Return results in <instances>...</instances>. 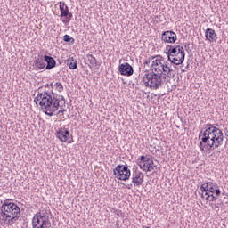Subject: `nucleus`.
Here are the masks:
<instances>
[{"mask_svg":"<svg viewBox=\"0 0 228 228\" xmlns=\"http://www.w3.org/2000/svg\"><path fill=\"white\" fill-rule=\"evenodd\" d=\"M55 90L57 92H63L64 88H63V85H61L60 82H56L54 85H53Z\"/></svg>","mask_w":228,"mask_h":228,"instance_id":"5701e85b","label":"nucleus"},{"mask_svg":"<svg viewBox=\"0 0 228 228\" xmlns=\"http://www.w3.org/2000/svg\"><path fill=\"white\" fill-rule=\"evenodd\" d=\"M149 67L150 71L144 74L142 83L151 90H159L165 83V79H172L175 76V70L172 65L165 61L161 55L150 56L144 61V66Z\"/></svg>","mask_w":228,"mask_h":228,"instance_id":"f257e3e1","label":"nucleus"},{"mask_svg":"<svg viewBox=\"0 0 228 228\" xmlns=\"http://www.w3.org/2000/svg\"><path fill=\"white\" fill-rule=\"evenodd\" d=\"M33 228H51V220L47 212H37L32 218Z\"/></svg>","mask_w":228,"mask_h":228,"instance_id":"39448f33","label":"nucleus"},{"mask_svg":"<svg viewBox=\"0 0 228 228\" xmlns=\"http://www.w3.org/2000/svg\"><path fill=\"white\" fill-rule=\"evenodd\" d=\"M143 174L142 172H135L132 175V183L134 188H140L143 184Z\"/></svg>","mask_w":228,"mask_h":228,"instance_id":"dca6fc26","label":"nucleus"},{"mask_svg":"<svg viewBox=\"0 0 228 228\" xmlns=\"http://www.w3.org/2000/svg\"><path fill=\"white\" fill-rule=\"evenodd\" d=\"M44 61H45L44 54L39 53L37 56L35 57V60L33 61V67H35L37 70H44L46 65Z\"/></svg>","mask_w":228,"mask_h":228,"instance_id":"ddd939ff","label":"nucleus"},{"mask_svg":"<svg viewBox=\"0 0 228 228\" xmlns=\"http://www.w3.org/2000/svg\"><path fill=\"white\" fill-rule=\"evenodd\" d=\"M205 37L206 40H208V42H216L218 40V36L216 35V32H215V29L213 28H208L206 30Z\"/></svg>","mask_w":228,"mask_h":228,"instance_id":"a211bd4d","label":"nucleus"},{"mask_svg":"<svg viewBox=\"0 0 228 228\" xmlns=\"http://www.w3.org/2000/svg\"><path fill=\"white\" fill-rule=\"evenodd\" d=\"M161 40L165 42V44H175L177 41V34L172 30L165 31L161 35Z\"/></svg>","mask_w":228,"mask_h":228,"instance_id":"9b49d317","label":"nucleus"},{"mask_svg":"<svg viewBox=\"0 0 228 228\" xmlns=\"http://www.w3.org/2000/svg\"><path fill=\"white\" fill-rule=\"evenodd\" d=\"M54 95V93H49L41 86L37 89V97L34 98V102H36V104L39 102L41 110H45L50 101H53Z\"/></svg>","mask_w":228,"mask_h":228,"instance_id":"20e7f679","label":"nucleus"},{"mask_svg":"<svg viewBox=\"0 0 228 228\" xmlns=\"http://www.w3.org/2000/svg\"><path fill=\"white\" fill-rule=\"evenodd\" d=\"M10 200H4L0 208V225L2 227L12 226L20 218V208Z\"/></svg>","mask_w":228,"mask_h":228,"instance_id":"7ed1b4c3","label":"nucleus"},{"mask_svg":"<svg viewBox=\"0 0 228 228\" xmlns=\"http://www.w3.org/2000/svg\"><path fill=\"white\" fill-rule=\"evenodd\" d=\"M56 138L62 142L63 143H74V138L70 132H69V128L65 126L59 127L55 133Z\"/></svg>","mask_w":228,"mask_h":228,"instance_id":"1a4fd4ad","label":"nucleus"},{"mask_svg":"<svg viewBox=\"0 0 228 228\" xmlns=\"http://www.w3.org/2000/svg\"><path fill=\"white\" fill-rule=\"evenodd\" d=\"M47 86H49V84H47L44 88V90H45V88H47Z\"/></svg>","mask_w":228,"mask_h":228,"instance_id":"bb28decb","label":"nucleus"},{"mask_svg":"<svg viewBox=\"0 0 228 228\" xmlns=\"http://www.w3.org/2000/svg\"><path fill=\"white\" fill-rule=\"evenodd\" d=\"M66 63L71 70H76V69H77V61L74 60V57L67 59Z\"/></svg>","mask_w":228,"mask_h":228,"instance_id":"aec40b11","label":"nucleus"},{"mask_svg":"<svg viewBox=\"0 0 228 228\" xmlns=\"http://www.w3.org/2000/svg\"><path fill=\"white\" fill-rule=\"evenodd\" d=\"M60 12H61V17H66L68 20V22H70V20L72 19V13L70 11H69V6L65 4V2H60Z\"/></svg>","mask_w":228,"mask_h":228,"instance_id":"f3484780","label":"nucleus"},{"mask_svg":"<svg viewBox=\"0 0 228 228\" xmlns=\"http://www.w3.org/2000/svg\"><path fill=\"white\" fill-rule=\"evenodd\" d=\"M200 191L202 192L201 197L215 193L216 195H220V193H222V191L218 188V183H216V182H205L200 186Z\"/></svg>","mask_w":228,"mask_h":228,"instance_id":"0eeeda50","label":"nucleus"},{"mask_svg":"<svg viewBox=\"0 0 228 228\" xmlns=\"http://www.w3.org/2000/svg\"><path fill=\"white\" fill-rule=\"evenodd\" d=\"M87 61L89 62L90 67H97V59L92 54L87 55Z\"/></svg>","mask_w":228,"mask_h":228,"instance_id":"4be33fe9","label":"nucleus"},{"mask_svg":"<svg viewBox=\"0 0 228 228\" xmlns=\"http://www.w3.org/2000/svg\"><path fill=\"white\" fill-rule=\"evenodd\" d=\"M113 174L118 181H128L129 177H131V169H129L127 165H118L113 169Z\"/></svg>","mask_w":228,"mask_h":228,"instance_id":"6e6552de","label":"nucleus"},{"mask_svg":"<svg viewBox=\"0 0 228 228\" xmlns=\"http://www.w3.org/2000/svg\"><path fill=\"white\" fill-rule=\"evenodd\" d=\"M63 40H64V42H69L70 44H74V42H75L74 37H72L69 35H64Z\"/></svg>","mask_w":228,"mask_h":228,"instance_id":"b1692460","label":"nucleus"},{"mask_svg":"<svg viewBox=\"0 0 228 228\" xmlns=\"http://www.w3.org/2000/svg\"><path fill=\"white\" fill-rule=\"evenodd\" d=\"M118 70L121 76L129 77V76H133V74L134 73V70L133 69V66H131V64H129L128 62L119 65Z\"/></svg>","mask_w":228,"mask_h":228,"instance_id":"2eb2a0df","label":"nucleus"},{"mask_svg":"<svg viewBox=\"0 0 228 228\" xmlns=\"http://www.w3.org/2000/svg\"><path fill=\"white\" fill-rule=\"evenodd\" d=\"M143 228H151V227H149V226H143Z\"/></svg>","mask_w":228,"mask_h":228,"instance_id":"c85d7f7f","label":"nucleus"},{"mask_svg":"<svg viewBox=\"0 0 228 228\" xmlns=\"http://www.w3.org/2000/svg\"><path fill=\"white\" fill-rule=\"evenodd\" d=\"M45 61L47 63L45 69L46 70H51V69H54L56 67V61L54 58L49 55H44Z\"/></svg>","mask_w":228,"mask_h":228,"instance_id":"6ab92c4d","label":"nucleus"},{"mask_svg":"<svg viewBox=\"0 0 228 228\" xmlns=\"http://www.w3.org/2000/svg\"><path fill=\"white\" fill-rule=\"evenodd\" d=\"M186 56V53L181 50V52H178L173 57L167 58V61H170L173 65H183L184 63V58Z\"/></svg>","mask_w":228,"mask_h":228,"instance_id":"f8f14e48","label":"nucleus"},{"mask_svg":"<svg viewBox=\"0 0 228 228\" xmlns=\"http://www.w3.org/2000/svg\"><path fill=\"white\" fill-rule=\"evenodd\" d=\"M50 86L53 87V83L50 84Z\"/></svg>","mask_w":228,"mask_h":228,"instance_id":"c756f323","label":"nucleus"},{"mask_svg":"<svg viewBox=\"0 0 228 228\" xmlns=\"http://www.w3.org/2000/svg\"><path fill=\"white\" fill-rule=\"evenodd\" d=\"M59 97V103H60V99L65 102V97L63 95H58Z\"/></svg>","mask_w":228,"mask_h":228,"instance_id":"393cba45","label":"nucleus"},{"mask_svg":"<svg viewBox=\"0 0 228 228\" xmlns=\"http://www.w3.org/2000/svg\"><path fill=\"white\" fill-rule=\"evenodd\" d=\"M59 113H63V110H60Z\"/></svg>","mask_w":228,"mask_h":228,"instance_id":"cd10ccee","label":"nucleus"},{"mask_svg":"<svg viewBox=\"0 0 228 228\" xmlns=\"http://www.w3.org/2000/svg\"><path fill=\"white\" fill-rule=\"evenodd\" d=\"M60 108V97L58 94L53 95L52 98V101L46 105V108L45 109V115H48V117H53L54 115V112L58 111Z\"/></svg>","mask_w":228,"mask_h":228,"instance_id":"9d476101","label":"nucleus"},{"mask_svg":"<svg viewBox=\"0 0 228 228\" xmlns=\"http://www.w3.org/2000/svg\"><path fill=\"white\" fill-rule=\"evenodd\" d=\"M205 200H207V202H215L216 200H218V198L220 197V195H216V193L215 194H205Z\"/></svg>","mask_w":228,"mask_h":228,"instance_id":"412c9836","label":"nucleus"},{"mask_svg":"<svg viewBox=\"0 0 228 228\" xmlns=\"http://www.w3.org/2000/svg\"><path fill=\"white\" fill-rule=\"evenodd\" d=\"M131 186H133V184H128V185H126V188H127L128 190H131Z\"/></svg>","mask_w":228,"mask_h":228,"instance_id":"a878e982","label":"nucleus"},{"mask_svg":"<svg viewBox=\"0 0 228 228\" xmlns=\"http://www.w3.org/2000/svg\"><path fill=\"white\" fill-rule=\"evenodd\" d=\"M167 59H171L175 54H177L178 53H181L184 51V47L179 45H167Z\"/></svg>","mask_w":228,"mask_h":228,"instance_id":"4468645a","label":"nucleus"},{"mask_svg":"<svg viewBox=\"0 0 228 228\" xmlns=\"http://www.w3.org/2000/svg\"><path fill=\"white\" fill-rule=\"evenodd\" d=\"M137 165L143 172H152L156 168L154 160L151 159V155H142L137 159Z\"/></svg>","mask_w":228,"mask_h":228,"instance_id":"423d86ee","label":"nucleus"},{"mask_svg":"<svg viewBox=\"0 0 228 228\" xmlns=\"http://www.w3.org/2000/svg\"><path fill=\"white\" fill-rule=\"evenodd\" d=\"M198 145L201 152H208L211 149H218L224 143V132L211 124L205 125V130L200 131L198 136Z\"/></svg>","mask_w":228,"mask_h":228,"instance_id":"f03ea898","label":"nucleus"}]
</instances>
